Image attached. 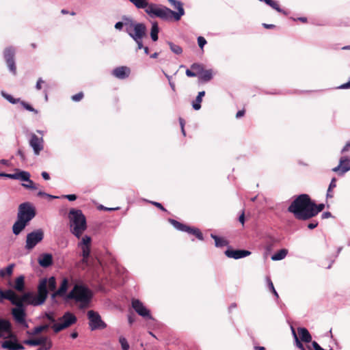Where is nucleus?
Returning a JSON list of instances; mask_svg holds the SVG:
<instances>
[{"label":"nucleus","instance_id":"nucleus-1","mask_svg":"<svg viewBox=\"0 0 350 350\" xmlns=\"http://www.w3.org/2000/svg\"><path fill=\"white\" fill-rule=\"evenodd\" d=\"M137 8L144 9L146 13L151 18H159L163 21H170L174 18L178 21L185 14L183 3L178 0H167L177 12L172 11L170 8L155 3H149L146 0H129Z\"/></svg>","mask_w":350,"mask_h":350},{"label":"nucleus","instance_id":"nucleus-2","mask_svg":"<svg viewBox=\"0 0 350 350\" xmlns=\"http://www.w3.org/2000/svg\"><path fill=\"white\" fill-rule=\"evenodd\" d=\"M38 293L27 292L23 294V299L28 301L30 305L38 306L42 305L47 299L49 291H55L56 280L53 276L42 278L38 285Z\"/></svg>","mask_w":350,"mask_h":350},{"label":"nucleus","instance_id":"nucleus-3","mask_svg":"<svg viewBox=\"0 0 350 350\" xmlns=\"http://www.w3.org/2000/svg\"><path fill=\"white\" fill-rule=\"evenodd\" d=\"M312 201L307 194L298 196L288 208V211L300 220H307L312 217L311 214Z\"/></svg>","mask_w":350,"mask_h":350},{"label":"nucleus","instance_id":"nucleus-4","mask_svg":"<svg viewBox=\"0 0 350 350\" xmlns=\"http://www.w3.org/2000/svg\"><path fill=\"white\" fill-rule=\"evenodd\" d=\"M68 299H74L80 304V308H84L89 306L92 297V291L82 284H75L66 295Z\"/></svg>","mask_w":350,"mask_h":350},{"label":"nucleus","instance_id":"nucleus-5","mask_svg":"<svg viewBox=\"0 0 350 350\" xmlns=\"http://www.w3.org/2000/svg\"><path fill=\"white\" fill-rule=\"evenodd\" d=\"M69 219L71 232L80 238L87 228L85 217L81 210L72 208L69 211Z\"/></svg>","mask_w":350,"mask_h":350},{"label":"nucleus","instance_id":"nucleus-6","mask_svg":"<svg viewBox=\"0 0 350 350\" xmlns=\"http://www.w3.org/2000/svg\"><path fill=\"white\" fill-rule=\"evenodd\" d=\"M77 322V317L71 312H67L59 319V322L52 326L53 331L58 333L60 331L69 327Z\"/></svg>","mask_w":350,"mask_h":350},{"label":"nucleus","instance_id":"nucleus-7","mask_svg":"<svg viewBox=\"0 0 350 350\" xmlns=\"http://www.w3.org/2000/svg\"><path fill=\"white\" fill-rule=\"evenodd\" d=\"M1 338L8 339L1 342L2 349L8 350H23L25 349L23 345L18 343L17 337L12 333V328L9 332L5 334V337Z\"/></svg>","mask_w":350,"mask_h":350},{"label":"nucleus","instance_id":"nucleus-8","mask_svg":"<svg viewBox=\"0 0 350 350\" xmlns=\"http://www.w3.org/2000/svg\"><path fill=\"white\" fill-rule=\"evenodd\" d=\"M35 215V209L29 203L25 202L19 205L17 218L28 224Z\"/></svg>","mask_w":350,"mask_h":350},{"label":"nucleus","instance_id":"nucleus-9","mask_svg":"<svg viewBox=\"0 0 350 350\" xmlns=\"http://www.w3.org/2000/svg\"><path fill=\"white\" fill-rule=\"evenodd\" d=\"M87 316L89 320V327L91 331L103 329L107 327V324L102 320L98 312L89 310L87 313Z\"/></svg>","mask_w":350,"mask_h":350},{"label":"nucleus","instance_id":"nucleus-10","mask_svg":"<svg viewBox=\"0 0 350 350\" xmlns=\"http://www.w3.org/2000/svg\"><path fill=\"white\" fill-rule=\"evenodd\" d=\"M43 239L44 231L42 229H37L28 233L26 237L25 249L33 250Z\"/></svg>","mask_w":350,"mask_h":350},{"label":"nucleus","instance_id":"nucleus-11","mask_svg":"<svg viewBox=\"0 0 350 350\" xmlns=\"http://www.w3.org/2000/svg\"><path fill=\"white\" fill-rule=\"evenodd\" d=\"M24 303V301H20L15 304L16 307L12 310V314L16 323L25 328H27L29 325L25 320L26 313L23 308Z\"/></svg>","mask_w":350,"mask_h":350},{"label":"nucleus","instance_id":"nucleus-12","mask_svg":"<svg viewBox=\"0 0 350 350\" xmlns=\"http://www.w3.org/2000/svg\"><path fill=\"white\" fill-rule=\"evenodd\" d=\"M142 23H138L130 17L124 16L122 21L117 22L114 27L118 30H122L124 27L125 31L129 36Z\"/></svg>","mask_w":350,"mask_h":350},{"label":"nucleus","instance_id":"nucleus-13","mask_svg":"<svg viewBox=\"0 0 350 350\" xmlns=\"http://www.w3.org/2000/svg\"><path fill=\"white\" fill-rule=\"evenodd\" d=\"M168 221L178 230L182 232H186L189 234L195 235L199 240H203V235L200 230L198 228H191L188 226H186L183 224L180 223L179 221L173 219H169Z\"/></svg>","mask_w":350,"mask_h":350},{"label":"nucleus","instance_id":"nucleus-14","mask_svg":"<svg viewBox=\"0 0 350 350\" xmlns=\"http://www.w3.org/2000/svg\"><path fill=\"white\" fill-rule=\"evenodd\" d=\"M168 221L178 230L182 232H186L189 234L195 235L199 240H203V235L200 230L198 228H191L188 226H186L183 224L180 223L179 221L173 219H169Z\"/></svg>","mask_w":350,"mask_h":350},{"label":"nucleus","instance_id":"nucleus-15","mask_svg":"<svg viewBox=\"0 0 350 350\" xmlns=\"http://www.w3.org/2000/svg\"><path fill=\"white\" fill-rule=\"evenodd\" d=\"M147 28L144 23L139 26L129 35V36L136 42L137 49L144 48L142 39L146 36Z\"/></svg>","mask_w":350,"mask_h":350},{"label":"nucleus","instance_id":"nucleus-16","mask_svg":"<svg viewBox=\"0 0 350 350\" xmlns=\"http://www.w3.org/2000/svg\"><path fill=\"white\" fill-rule=\"evenodd\" d=\"M1 95L10 103L11 104H21V105L27 111H31L34 113L35 114H37L38 113V111L36 109H34L30 104L22 100L20 98H14L11 94H9L8 93L5 92V91L1 92Z\"/></svg>","mask_w":350,"mask_h":350},{"label":"nucleus","instance_id":"nucleus-17","mask_svg":"<svg viewBox=\"0 0 350 350\" xmlns=\"http://www.w3.org/2000/svg\"><path fill=\"white\" fill-rule=\"evenodd\" d=\"M350 158L347 156L341 157L339 160V164L332 169L334 172L338 176H343L346 172L350 170Z\"/></svg>","mask_w":350,"mask_h":350},{"label":"nucleus","instance_id":"nucleus-18","mask_svg":"<svg viewBox=\"0 0 350 350\" xmlns=\"http://www.w3.org/2000/svg\"><path fill=\"white\" fill-rule=\"evenodd\" d=\"M29 146L32 148L35 155H39L44 148L42 137H38L36 134L31 133L29 139Z\"/></svg>","mask_w":350,"mask_h":350},{"label":"nucleus","instance_id":"nucleus-19","mask_svg":"<svg viewBox=\"0 0 350 350\" xmlns=\"http://www.w3.org/2000/svg\"><path fill=\"white\" fill-rule=\"evenodd\" d=\"M15 50L12 47H8L4 51V58L6 61L8 67L13 74L16 73V65L14 59Z\"/></svg>","mask_w":350,"mask_h":350},{"label":"nucleus","instance_id":"nucleus-20","mask_svg":"<svg viewBox=\"0 0 350 350\" xmlns=\"http://www.w3.org/2000/svg\"><path fill=\"white\" fill-rule=\"evenodd\" d=\"M132 307L135 312L144 318H148L151 319L152 316L150 314L149 310H148L139 299H133Z\"/></svg>","mask_w":350,"mask_h":350},{"label":"nucleus","instance_id":"nucleus-21","mask_svg":"<svg viewBox=\"0 0 350 350\" xmlns=\"http://www.w3.org/2000/svg\"><path fill=\"white\" fill-rule=\"evenodd\" d=\"M30 176L29 172L26 171H20L19 170H16V172L14 174L0 172V177H5L20 180H27Z\"/></svg>","mask_w":350,"mask_h":350},{"label":"nucleus","instance_id":"nucleus-22","mask_svg":"<svg viewBox=\"0 0 350 350\" xmlns=\"http://www.w3.org/2000/svg\"><path fill=\"white\" fill-rule=\"evenodd\" d=\"M225 254L228 258L239 259L250 256L251 252L244 250H227L225 251Z\"/></svg>","mask_w":350,"mask_h":350},{"label":"nucleus","instance_id":"nucleus-23","mask_svg":"<svg viewBox=\"0 0 350 350\" xmlns=\"http://www.w3.org/2000/svg\"><path fill=\"white\" fill-rule=\"evenodd\" d=\"M5 299L10 301L14 305L20 301H24L25 304L30 305L28 301L23 299V295L21 297H18V296L11 289L5 291Z\"/></svg>","mask_w":350,"mask_h":350},{"label":"nucleus","instance_id":"nucleus-24","mask_svg":"<svg viewBox=\"0 0 350 350\" xmlns=\"http://www.w3.org/2000/svg\"><path fill=\"white\" fill-rule=\"evenodd\" d=\"M68 279L67 278H64L59 288L52 294V298H55L56 297H64L66 295L68 288Z\"/></svg>","mask_w":350,"mask_h":350},{"label":"nucleus","instance_id":"nucleus-25","mask_svg":"<svg viewBox=\"0 0 350 350\" xmlns=\"http://www.w3.org/2000/svg\"><path fill=\"white\" fill-rule=\"evenodd\" d=\"M130 72V68L126 66L117 67L112 71L113 75L120 79H124L127 78L129 76Z\"/></svg>","mask_w":350,"mask_h":350},{"label":"nucleus","instance_id":"nucleus-26","mask_svg":"<svg viewBox=\"0 0 350 350\" xmlns=\"http://www.w3.org/2000/svg\"><path fill=\"white\" fill-rule=\"evenodd\" d=\"M48 342H51V340L46 336H42L36 339H27L23 341L24 344L30 346H42L46 344Z\"/></svg>","mask_w":350,"mask_h":350},{"label":"nucleus","instance_id":"nucleus-27","mask_svg":"<svg viewBox=\"0 0 350 350\" xmlns=\"http://www.w3.org/2000/svg\"><path fill=\"white\" fill-rule=\"evenodd\" d=\"M11 329L10 322L5 319L0 318V338L5 337V334Z\"/></svg>","mask_w":350,"mask_h":350},{"label":"nucleus","instance_id":"nucleus-28","mask_svg":"<svg viewBox=\"0 0 350 350\" xmlns=\"http://www.w3.org/2000/svg\"><path fill=\"white\" fill-rule=\"evenodd\" d=\"M40 265L42 267H48L53 262V257L51 254H42L38 259Z\"/></svg>","mask_w":350,"mask_h":350},{"label":"nucleus","instance_id":"nucleus-29","mask_svg":"<svg viewBox=\"0 0 350 350\" xmlns=\"http://www.w3.org/2000/svg\"><path fill=\"white\" fill-rule=\"evenodd\" d=\"M297 332L301 341L304 342H310L312 341V336L306 328L299 327Z\"/></svg>","mask_w":350,"mask_h":350},{"label":"nucleus","instance_id":"nucleus-30","mask_svg":"<svg viewBox=\"0 0 350 350\" xmlns=\"http://www.w3.org/2000/svg\"><path fill=\"white\" fill-rule=\"evenodd\" d=\"M27 224L17 218L16 221L12 226V232L15 235H18L23 229L27 226Z\"/></svg>","mask_w":350,"mask_h":350},{"label":"nucleus","instance_id":"nucleus-31","mask_svg":"<svg viewBox=\"0 0 350 350\" xmlns=\"http://www.w3.org/2000/svg\"><path fill=\"white\" fill-rule=\"evenodd\" d=\"M14 288L18 292L23 291L25 288V277L23 275H20L16 278Z\"/></svg>","mask_w":350,"mask_h":350},{"label":"nucleus","instance_id":"nucleus-32","mask_svg":"<svg viewBox=\"0 0 350 350\" xmlns=\"http://www.w3.org/2000/svg\"><path fill=\"white\" fill-rule=\"evenodd\" d=\"M213 77V72L211 69L203 70L201 74L198 76L199 79L204 82H208L211 81Z\"/></svg>","mask_w":350,"mask_h":350},{"label":"nucleus","instance_id":"nucleus-33","mask_svg":"<svg viewBox=\"0 0 350 350\" xmlns=\"http://www.w3.org/2000/svg\"><path fill=\"white\" fill-rule=\"evenodd\" d=\"M49 327V325H40V326L34 327L31 331H27V334L29 336L37 335V334L41 333L42 332L46 330Z\"/></svg>","mask_w":350,"mask_h":350},{"label":"nucleus","instance_id":"nucleus-34","mask_svg":"<svg viewBox=\"0 0 350 350\" xmlns=\"http://www.w3.org/2000/svg\"><path fill=\"white\" fill-rule=\"evenodd\" d=\"M205 95V92L202 91L199 92L198 96H196V101L193 103L192 107L195 110H199L201 108V102L202 100V97Z\"/></svg>","mask_w":350,"mask_h":350},{"label":"nucleus","instance_id":"nucleus-35","mask_svg":"<svg viewBox=\"0 0 350 350\" xmlns=\"http://www.w3.org/2000/svg\"><path fill=\"white\" fill-rule=\"evenodd\" d=\"M287 254L288 251L286 249H282L271 256V260L274 261L282 260L286 256Z\"/></svg>","mask_w":350,"mask_h":350},{"label":"nucleus","instance_id":"nucleus-36","mask_svg":"<svg viewBox=\"0 0 350 350\" xmlns=\"http://www.w3.org/2000/svg\"><path fill=\"white\" fill-rule=\"evenodd\" d=\"M159 27L157 23L154 22L152 24L150 37L153 41L158 40Z\"/></svg>","mask_w":350,"mask_h":350},{"label":"nucleus","instance_id":"nucleus-37","mask_svg":"<svg viewBox=\"0 0 350 350\" xmlns=\"http://www.w3.org/2000/svg\"><path fill=\"white\" fill-rule=\"evenodd\" d=\"M14 267V264H10L5 269H0V277L4 278L6 275H11L13 272Z\"/></svg>","mask_w":350,"mask_h":350},{"label":"nucleus","instance_id":"nucleus-38","mask_svg":"<svg viewBox=\"0 0 350 350\" xmlns=\"http://www.w3.org/2000/svg\"><path fill=\"white\" fill-rule=\"evenodd\" d=\"M325 205L323 204H319V205H316L313 202H312L311 205V214L312 213V217L317 215L319 212L323 210Z\"/></svg>","mask_w":350,"mask_h":350},{"label":"nucleus","instance_id":"nucleus-39","mask_svg":"<svg viewBox=\"0 0 350 350\" xmlns=\"http://www.w3.org/2000/svg\"><path fill=\"white\" fill-rule=\"evenodd\" d=\"M266 4L271 7L273 9L275 10L278 12H282L286 14V12L283 11L279 6L277 2L272 0H262Z\"/></svg>","mask_w":350,"mask_h":350},{"label":"nucleus","instance_id":"nucleus-40","mask_svg":"<svg viewBox=\"0 0 350 350\" xmlns=\"http://www.w3.org/2000/svg\"><path fill=\"white\" fill-rule=\"evenodd\" d=\"M265 280H266V282H267V284L269 290L271 293H273V294L275 295L276 299H278L279 295H278L277 291H275V289L274 288V286H273V284L271 280L270 279V278L269 277H266Z\"/></svg>","mask_w":350,"mask_h":350},{"label":"nucleus","instance_id":"nucleus-41","mask_svg":"<svg viewBox=\"0 0 350 350\" xmlns=\"http://www.w3.org/2000/svg\"><path fill=\"white\" fill-rule=\"evenodd\" d=\"M167 43H168V45L170 46L171 51L174 53H175L176 55H180L183 53V49L180 46L174 44V43H172L171 42H168Z\"/></svg>","mask_w":350,"mask_h":350},{"label":"nucleus","instance_id":"nucleus-42","mask_svg":"<svg viewBox=\"0 0 350 350\" xmlns=\"http://www.w3.org/2000/svg\"><path fill=\"white\" fill-rule=\"evenodd\" d=\"M211 237L214 239L216 247H223L227 244V242L224 239H221L216 235L212 234Z\"/></svg>","mask_w":350,"mask_h":350},{"label":"nucleus","instance_id":"nucleus-43","mask_svg":"<svg viewBox=\"0 0 350 350\" xmlns=\"http://www.w3.org/2000/svg\"><path fill=\"white\" fill-rule=\"evenodd\" d=\"M336 179L333 178L329 183L327 191V198H332L333 194L332 193V191L334 188L336 187Z\"/></svg>","mask_w":350,"mask_h":350},{"label":"nucleus","instance_id":"nucleus-44","mask_svg":"<svg viewBox=\"0 0 350 350\" xmlns=\"http://www.w3.org/2000/svg\"><path fill=\"white\" fill-rule=\"evenodd\" d=\"M191 68L196 71L195 72L197 73L198 76H199L204 70L203 66L197 63L193 64Z\"/></svg>","mask_w":350,"mask_h":350},{"label":"nucleus","instance_id":"nucleus-45","mask_svg":"<svg viewBox=\"0 0 350 350\" xmlns=\"http://www.w3.org/2000/svg\"><path fill=\"white\" fill-rule=\"evenodd\" d=\"M82 256H83V261L85 262V260L89 257L90 250L88 245H82Z\"/></svg>","mask_w":350,"mask_h":350},{"label":"nucleus","instance_id":"nucleus-46","mask_svg":"<svg viewBox=\"0 0 350 350\" xmlns=\"http://www.w3.org/2000/svg\"><path fill=\"white\" fill-rule=\"evenodd\" d=\"M119 342L121 345L122 350H128L129 349V344L124 336H120L119 338Z\"/></svg>","mask_w":350,"mask_h":350},{"label":"nucleus","instance_id":"nucleus-47","mask_svg":"<svg viewBox=\"0 0 350 350\" xmlns=\"http://www.w3.org/2000/svg\"><path fill=\"white\" fill-rule=\"evenodd\" d=\"M91 238L89 236H84L82 238L81 242L80 243V245H88L90 243Z\"/></svg>","mask_w":350,"mask_h":350},{"label":"nucleus","instance_id":"nucleus-48","mask_svg":"<svg viewBox=\"0 0 350 350\" xmlns=\"http://www.w3.org/2000/svg\"><path fill=\"white\" fill-rule=\"evenodd\" d=\"M83 97V92H79L78 94H76L73 96H72L71 98L75 102H79L80 101Z\"/></svg>","mask_w":350,"mask_h":350},{"label":"nucleus","instance_id":"nucleus-49","mask_svg":"<svg viewBox=\"0 0 350 350\" xmlns=\"http://www.w3.org/2000/svg\"><path fill=\"white\" fill-rule=\"evenodd\" d=\"M198 44L199 45V46L202 49L204 45L206 44V40H205V38L202 36H199L198 38Z\"/></svg>","mask_w":350,"mask_h":350},{"label":"nucleus","instance_id":"nucleus-50","mask_svg":"<svg viewBox=\"0 0 350 350\" xmlns=\"http://www.w3.org/2000/svg\"><path fill=\"white\" fill-rule=\"evenodd\" d=\"M46 318L51 323H55V319L53 312H48L45 314Z\"/></svg>","mask_w":350,"mask_h":350},{"label":"nucleus","instance_id":"nucleus-51","mask_svg":"<svg viewBox=\"0 0 350 350\" xmlns=\"http://www.w3.org/2000/svg\"><path fill=\"white\" fill-rule=\"evenodd\" d=\"M52 347V342H48L46 344L42 345L37 350H49Z\"/></svg>","mask_w":350,"mask_h":350},{"label":"nucleus","instance_id":"nucleus-52","mask_svg":"<svg viewBox=\"0 0 350 350\" xmlns=\"http://www.w3.org/2000/svg\"><path fill=\"white\" fill-rule=\"evenodd\" d=\"M62 198H66L69 201H74L77 199V196L75 194H68L62 196Z\"/></svg>","mask_w":350,"mask_h":350},{"label":"nucleus","instance_id":"nucleus-53","mask_svg":"<svg viewBox=\"0 0 350 350\" xmlns=\"http://www.w3.org/2000/svg\"><path fill=\"white\" fill-rule=\"evenodd\" d=\"M25 181L27 182V184L23 183V186L25 188L30 189L31 187L33 186V182L30 179V177L28 178L27 180H25Z\"/></svg>","mask_w":350,"mask_h":350},{"label":"nucleus","instance_id":"nucleus-54","mask_svg":"<svg viewBox=\"0 0 350 350\" xmlns=\"http://www.w3.org/2000/svg\"><path fill=\"white\" fill-rule=\"evenodd\" d=\"M314 350H325L316 341L312 342Z\"/></svg>","mask_w":350,"mask_h":350},{"label":"nucleus","instance_id":"nucleus-55","mask_svg":"<svg viewBox=\"0 0 350 350\" xmlns=\"http://www.w3.org/2000/svg\"><path fill=\"white\" fill-rule=\"evenodd\" d=\"M44 83V81L42 78H39L37 81L36 88L38 90H40L42 88V84Z\"/></svg>","mask_w":350,"mask_h":350},{"label":"nucleus","instance_id":"nucleus-56","mask_svg":"<svg viewBox=\"0 0 350 350\" xmlns=\"http://www.w3.org/2000/svg\"><path fill=\"white\" fill-rule=\"evenodd\" d=\"M185 73H186V75L189 77H193L197 76V73H196L195 72H193L189 69H187L186 70Z\"/></svg>","mask_w":350,"mask_h":350},{"label":"nucleus","instance_id":"nucleus-57","mask_svg":"<svg viewBox=\"0 0 350 350\" xmlns=\"http://www.w3.org/2000/svg\"><path fill=\"white\" fill-rule=\"evenodd\" d=\"M295 340V342L296 343V346L299 349H303L304 348L303 344L300 342V340H299V338H296Z\"/></svg>","mask_w":350,"mask_h":350},{"label":"nucleus","instance_id":"nucleus-58","mask_svg":"<svg viewBox=\"0 0 350 350\" xmlns=\"http://www.w3.org/2000/svg\"><path fill=\"white\" fill-rule=\"evenodd\" d=\"M179 122H180L182 133H183V135H185V129H184L185 121H184V120L183 118H179Z\"/></svg>","mask_w":350,"mask_h":350},{"label":"nucleus","instance_id":"nucleus-59","mask_svg":"<svg viewBox=\"0 0 350 350\" xmlns=\"http://www.w3.org/2000/svg\"><path fill=\"white\" fill-rule=\"evenodd\" d=\"M350 149V142H347L345 146L343 147V148L341 150L342 153H344L345 152L349 151Z\"/></svg>","mask_w":350,"mask_h":350},{"label":"nucleus","instance_id":"nucleus-60","mask_svg":"<svg viewBox=\"0 0 350 350\" xmlns=\"http://www.w3.org/2000/svg\"><path fill=\"white\" fill-rule=\"evenodd\" d=\"M151 203L152 204H154V206H156L157 207H158L159 208H160L161 210L163 211H165V208L162 206V204L159 202H151Z\"/></svg>","mask_w":350,"mask_h":350},{"label":"nucleus","instance_id":"nucleus-61","mask_svg":"<svg viewBox=\"0 0 350 350\" xmlns=\"http://www.w3.org/2000/svg\"><path fill=\"white\" fill-rule=\"evenodd\" d=\"M340 89H349L350 88V81L347 83H343L338 87Z\"/></svg>","mask_w":350,"mask_h":350},{"label":"nucleus","instance_id":"nucleus-62","mask_svg":"<svg viewBox=\"0 0 350 350\" xmlns=\"http://www.w3.org/2000/svg\"><path fill=\"white\" fill-rule=\"evenodd\" d=\"M317 225H318V222H314V221L311 222V223L308 224V228L309 229H314L317 226Z\"/></svg>","mask_w":350,"mask_h":350},{"label":"nucleus","instance_id":"nucleus-63","mask_svg":"<svg viewBox=\"0 0 350 350\" xmlns=\"http://www.w3.org/2000/svg\"><path fill=\"white\" fill-rule=\"evenodd\" d=\"M5 291H3L0 288V302H2L4 299H5Z\"/></svg>","mask_w":350,"mask_h":350},{"label":"nucleus","instance_id":"nucleus-64","mask_svg":"<svg viewBox=\"0 0 350 350\" xmlns=\"http://www.w3.org/2000/svg\"><path fill=\"white\" fill-rule=\"evenodd\" d=\"M331 216H332V214L329 212H324L321 215L323 219L329 218Z\"/></svg>","mask_w":350,"mask_h":350}]
</instances>
